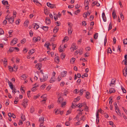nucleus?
Listing matches in <instances>:
<instances>
[{"mask_svg":"<svg viewBox=\"0 0 127 127\" xmlns=\"http://www.w3.org/2000/svg\"><path fill=\"white\" fill-rule=\"evenodd\" d=\"M48 78V75L47 74L43 75V78H40V81L41 82H44L47 80Z\"/></svg>","mask_w":127,"mask_h":127,"instance_id":"1","label":"nucleus"},{"mask_svg":"<svg viewBox=\"0 0 127 127\" xmlns=\"http://www.w3.org/2000/svg\"><path fill=\"white\" fill-rule=\"evenodd\" d=\"M47 5L48 7L51 8H53L56 7L55 4H52L49 2L47 3Z\"/></svg>","mask_w":127,"mask_h":127,"instance_id":"2","label":"nucleus"},{"mask_svg":"<svg viewBox=\"0 0 127 127\" xmlns=\"http://www.w3.org/2000/svg\"><path fill=\"white\" fill-rule=\"evenodd\" d=\"M123 73L124 75L126 77L127 74V66H126L123 70Z\"/></svg>","mask_w":127,"mask_h":127,"instance_id":"3","label":"nucleus"},{"mask_svg":"<svg viewBox=\"0 0 127 127\" xmlns=\"http://www.w3.org/2000/svg\"><path fill=\"white\" fill-rule=\"evenodd\" d=\"M9 86L10 88L12 90V92L15 94L16 93V92L15 91L16 89L14 87L13 85L12 84H12L9 85Z\"/></svg>","mask_w":127,"mask_h":127,"instance_id":"4","label":"nucleus"},{"mask_svg":"<svg viewBox=\"0 0 127 127\" xmlns=\"http://www.w3.org/2000/svg\"><path fill=\"white\" fill-rule=\"evenodd\" d=\"M67 72L66 71H64L61 72V76L62 77H65L66 75Z\"/></svg>","mask_w":127,"mask_h":127,"instance_id":"5","label":"nucleus"},{"mask_svg":"<svg viewBox=\"0 0 127 127\" xmlns=\"http://www.w3.org/2000/svg\"><path fill=\"white\" fill-rule=\"evenodd\" d=\"M16 44V38H14L11 41V45L13 46Z\"/></svg>","mask_w":127,"mask_h":127,"instance_id":"6","label":"nucleus"},{"mask_svg":"<svg viewBox=\"0 0 127 127\" xmlns=\"http://www.w3.org/2000/svg\"><path fill=\"white\" fill-rule=\"evenodd\" d=\"M115 81L116 80L114 79H112L111 80V83L110 84V86H112V85H115L116 84Z\"/></svg>","mask_w":127,"mask_h":127,"instance_id":"7","label":"nucleus"},{"mask_svg":"<svg viewBox=\"0 0 127 127\" xmlns=\"http://www.w3.org/2000/svg\"><path fill=\"white\" fill-rule=\"evenodd\" d=\"M59 28L58 27L56 26L55 27L53 30V32L54 33H56L58 31Z\"/></svg>","mask_w":127,"mask_h":127,"instance_id":"8","label":"nucleus"},{"mask_svg":"<svg viewBox=\"0 0 127 127\" xmlns=\"http://www.w3.org/2000/svg\"><path fill=\"white\" fill-rule=\"evenodd\" d=\"M46 23L47 24H49L51 23L50 20L48 17H46L45 20Z\"/></svg>","mask_w":127,"mask_h":127,"instance_id":"9","label":"nucleus"},{"mask_svg":"<svg viewBox=\"0 0 127 127\" xmlns=\"http://www.w3.org/2000/svg\"><path fill=\"white\" fill-rule=\"evenodd\" d=\"M102 17L103 20L104 22H106V17L105 16L104 12H103L102 14Z\"/></svg>","mask_w":127,"mask_h":127,"instance_id":"10","label":"nucleus"},{"mask_svg":"<svg viewBox=\"0 0 127 127\" xmlns=\"http://www.w3.org/2000/svg\"><path fill=\"white\" fill-rule=\"evenodd\" d=\"M14 18L12 16L9 18L8 21L9 22L11 23H13L14 21Z\"/></svg>","mask_w":127,"mask_h":127,"instance_id":"11","label":"nucleus"},{"mask_svg":"<svg viewBox=\"0 0 127 127\" xmlns=\"http://www.w3.org/2000/svg\"><path fill=\"white\" fill-rule=\"evenodd\" d=\"M15 49H16V47L14 48L12 47H10L9 49V50H8L7 51V52L8 53L9 52H13L14 50Z\"/></svg>","mask_w":127,"mask_h":127,"instance_id":"12","label":"nucleus"},{"mask_svg":"<svg viewBox=\"0 0 127 127\" xmlns=\"http://www.w3.org/2000/svg\"><path fill=\"white\" fill-rule=\"evenodd\" d=\"M96 123L97 124H98L99 123V114L97 112L96 113Z\"/></svg>","mask_w":127,"mask_h":127,"instance_id":"13","label":"nucleus"},{"mask_svg":"<svg viewBox=\"0 0 127 127\" xmlns=\"http://www.w3.org/2000/svg\"><path fill=\"white\" fill-rule=\"evenodd\" d=\"M29 21L28 20H26L24 22V26L25 27H27L28 25Z\"/></svg>","mask_w":127,"mask_h":127,"instance_id":"14","label":"nucleus"},{"mask_svg":"<svg viewBox=\"0 0 127 127\" xmlns=\"http://www.w3.org/2000/svg\"><path fill=\"white\" fill-rule=\"evenodd\" d=\"M63 98L61 97H60L58 99V103H60L63 100Z\"/></svg>","mask_w":127,"mask_h":127,"instance_id":"15","label":"nucleus"},{"mask_svg":"<svg viewBox=\"0 0 127 127\" xmlns=\"http://www.w3.org/2000/svg\"><path fill=\"white\" fill-rule=\"evenodd\" d=\"M54 60L55 62L57 63H59V59L58 56H57L55 57V58Z\"/></svg>","mask_w":127,"mask_h":127,"instance_id":"16","label":"nucleus"},{"mask_svg":"<svg viewBox=\"0 0 127 127\" xmlns=\"http://www.w3.org/2000/svg\"><path fill=\"white\" fill-rule=\"evenodd\" d=\"M44 117H42L41 118H39V121L40 122V123H43L44 121Z\"/></svg>","mask_w":127,"mask_h":127,"instance_id":"17","label":"nucleus"},{"mask_svg":"<svg viewBox=\"0 0 127 127\" xmlns=\"http://www.w3.org/2000/svg\"><path fill=\"white\" fill-rule=\"evenodd\" d=\"M50 44V43L48 42H46L44 44V46L47 47L48 50H49L48 48L50 49V47H49V45Z\"/></svg>","mask_w":127,"mask_h":127,"instance_id":"18","label":"nucleus"},{"mask_svg":"<svg viewBox=\"0 0 127 127\" xmlns=\"http://www.w3.org/2000/svg\"><path fill=\"white\" fill-rule=\"evenodd\" d=\"M116 112L117 114L120 116H122V115L120 112V111L119 110V108H118L117 110H116Z\"/></svg>","mask_w":127,"mask_h":127,"instance_id":"19","label":"nucleus"},{"mask_svg":"<svg viewBox=\"0 0 127 127\" xmlns=\"http://www.w3.org/2000/svg\"><path fill=\"white\" fill-rule=\"evenodd\" d=\"M115 92V90L114 89L111 88L109 90V94H111L112 93Z\"/></svg>","mask_w":127,"mask_h":127,"instance_id":"20","label":"nucleus"},{"mask_svg":"<svg viewBox=\"0 0 127 127\" xmlns=\"http://www.w3.org/2000/svg\"><path fill=\"white\" fill-rule=\"evenodd\" d=\"M33 25L34 26V28L35 27L36 28V30H37L39 27V26L36 23H33Z\"/></svg>","mask_w":127,"mask_h":127,"instance_id":"21","label":"nucleus"},{"mask_svg":"<svg viewBox=\"0 0 127 127\" xmlns=\"http://www.w3.org/2000/svg\"><path fill=\"white\" fill-rule=\"evenodd\" d=\"M35 52V50L33 49H32L31 50H30L29 52V53L31 54H32L34 53Z\"/></svg>","mask_w":127,"mask_h":127,"instance_id":"22","label":"nucleus"},{"mask_svg":"<svg viewBox=\"0 0 127 127\" xmlns=\"http://www.w3.org/2000/svg\"><path fill=\"white\" fill-rule=\"evenodd\" d=\"M54 111H55V113L56 114H59L61 111L60 109L56 110V109H55L54 110Z\"/></svg>","mask_w":127,"mask_h":127,"instance_id":"23","label":"nucleus"},{"mask_svg":"<svg viewBox=\"0 0 127 127\" xmlns=\"http://www.w3.org/2000/svg\"><path fill=\"white\" fill-rule=\"evenodd\" d=\"M44 31H48V27L47 26H43L42 28Z\"/></svg>","mask_w":127,"mask_h":127,"instance_id":"24","label":"nucleus"},{"mask_svg":"<svg viewBox=\"0 0 127 127\" xmlns=\"http://www.w3.org/2000/svg\"><path fill=\"white\" fill-rule=\"evenodd\" d=\"M76 47V45L75 44L73 43L72 44L71 47L70 48V49H72L73 51L74 50V47Z\"/></svg>","mask_w":127,"mask_h":127,"instance_id":"25","label":"nucleus"},{"mask_svg":"<svg viewBox=\"0 0 127 127\" xmlns=\"http://www.w3.org/2000/svg\"><path fill=\"white\" fill-rule=\"evenodd\" d=\"M54 77H53L52 76V77L50 79L49 82L50 83H52L54 82L55 81V80L54 79Z\"/></svg>","mask_w":127,"mask_h":127,"instance_id":"26","label":"nucleus"},{"mask_svg":"<svg viewBox=\"0 0 127 127\" xmlns=\"http://www.w3.org/2000/svg\"><path fill=\"white\" fill-rule=\"evenodd\" d=\"M34 111V109L33 107L32 106L30 108V112L31 113H32Z\"/></svg>","mask_w":127,"mask_h":127,"instance_id":"27","label":"nucleus"},{"mask_svg":"<svg viewBox=\"0 0 127 127\" xmlns=\"http://www.w3.org/2000/svg\"><path fill=\"white\" fill-rule=\"evenodd\" d=\"M36 65L38 66V67L39 68V69H40L42 67V64L41 63H39L37 64Z\"/></svg>","mask_w":127,"mask_h":127,"instance_id":"28","label":"nucleus"},{"mask_svg":"<svg viewBox=\"0 0 127 127\" xmlns=\"http://www.w3.org/2000/svg\"><path fill=\"white\" fill-rule=\"evenodd\" d=\"M75 60V58H72L71 59L70 61V62L71 63L73 64L74 63V62Z\"/></svg>","mask_w":127,"mask_h":127,"instance_id":"29","label":"nucleus"},{"mask_svg":"<svg viewBox=\"0 0 127 127\" xmlns=\"http://www.w3.org/2000/svg\"><path fill=\"white\" fill-rule=\"evenodd\" d=\"M112 15L113 16V18L114 19L115 17H117L115 12H114V11L112 12Z\"/></svg>","mask_w":127,"mask_h":127,"instance_id":"30","label":"nucleus"},{"mask_svg":"<svg viewBox=\"0 0 127 127\" xmlns=\"http://www.w3.org/2000/svg\"><path fill=\"white\" fill-rule=\"evenodd\" d=\"M83 49L82 48H80L79 51V53L80 55H81L83 53Z\"/></svg>","mask_w":127,"mask_h":127,"instance_id":"31","label":"nucleus"},{"mask_svg":"<svg viewBox=\"0 0 127 127\" xmlns=\"http://www.w3.org/2000/svg\"><path fill=\"white\" fill-rule=\"evenodd\" d=\"M9 70L10 71H15V70H14L13 68L11 66H8Z\"/></svg>","mask_w":127,"mask_h":127,"instance_id":"32","label":"nucleus"},{"mask_svg":"<svg viewBox=\"0 0 127 127\" xmlns=\"http://www.w3.org/2000/svg\"><path fill=\"white\" fill-rule=\"evenodd\" d=\"M112 28V25L111 23V22L110 24H109L108 27V31H109V30H111Z\"/></svg>","mask_w":127,"mask_h":127,"instance_id":"33","label":"nucleus"},{"mask_svg":"<svg viewBox=\"0 0 127 127\" xmlns=\"http://www.w3.org/2000/svg\"><path fill=\"white\" fill-rule=\"evenodd\" d=\"M72 29L71 27H70L68 29V33L69 34H71L72 32V31L71 30V29Z\"/></svg>","mask_w":127,"mask_h":127,"instance_id":"34","label":"nucleus"},{"mask_svg":"<svg viewBox=\"0 0 127 127\" xmlns=\"http://www.w3.org/2000/svg\"><path fill=\"white\" fill-rule=\"evenodd\" d=\"M2 4L4 5L8 4V2L7 1H4L3 0L2 1Z\"/></svg>","mask_w":127,"mask_h":127,"instance_id":"35","label":"nucleus"},{"mask_svg":"<svg viewBox=\"0 0 127 127\" xmlns=\"http://www.w3.org/2000/svg\"><path fill=\"white\" fill-rule=\"evenodd\" d=\"M90 93L89 92H87L86 93V97L87 99H89V97H88Z\"/></svg>","mask_w":127,"mask_h":127,"instance_id":"36","label":"nucleus"},{"mask_svg":"<svg viewBox=\"0 0 127 127\" xmlns=\"http://www.w3.org/2000/svg\"><path fill=\"white\" fill-rule=\"evenodd\" d=\"M98 33H96L94 35V38L95 39H97L98 36Z\"/></svg>","mask_w":127,"mask_h":127,"instance_id":"37","label":"nucleus"},{"mask_svg":"<svg viewBox=\"0 0 127 127\" xmlns=\"http://www.w3.org/2000/svg\"><path fill=\"white\" fill-rule=\"evenodd\" d=\"M13 31L12 30H10L8 32V33L9 34V37H11V33L13 32Z\"/></svg>","mask_w":127,"mask_h":127,"instance_id":"38","label":"nucleus"},{"mask_svg":"<svg viewBox=\"0 0 127 127\" xmlns=\"http://www.w3.org/2000/svg\"><path fill=\"white\" fill-rule=\"evenodd\" d=\"M76 106H77L78 107L80 108H81V107H82V105L80 103H79L78 104L76 105H75V107H76Z\"/></svg>","mask_w":127,"mask_h":127,"instance_id":"39","label":"nucleus"},{"mask_svg":"<svg viewBox=\"0 0 127 127\" xmlns=\"http://www.w3.org/2000/svg\"><path fill=\"white\" fill-rule=\"evenodd\" d=\"M4 32L2 29L0 28V35L3 34H4Z\"/></svg>","mask_w":127,"mask_h":127,"instance_id":"40","label":"nucleus"},{"mask_svg":"<svg viewBox=\"0 0 127 127\" xmlns=\"http://www.w3.org/2000/svg\"><path fill=\"white\" fill-rule=\"evenodd\" d=\"M121 89L123 92L124 93H126V91L125 89L122 86H121Z\"/></svg>","mask_w":127,"mask_h":127,"instance_id":"41","label":"nucleus"},{"mask_svg":"<svg viewBox=\"0 0 127 127\" xmlns=\"http://www.w3.org/2000/svg\"><path fill=\"white\" fill-rule=\"evenodd\" d=\"M112 52V51L111 48H109L108 49V53L111 54Z\"/></svg>","mask_w":127,"mask_h":127,"instance_id":"42","label":"nucleus"},{"mask_svg":"<svg viewBox=\"0 0 127 127\" xmlns=\"http://www.w3.org/2000/svg\"><path fill=\"white\" fill-rule=\"evenodd\" d=\"M68 37L67 36H65L64 38V39L63 40V41H65V40L68 41Z\"/></svg>","mask_w":127,"mask_h":127,"instance_id":"43","label":"nucleus"},{"mask_svg":"<svg viewBox=\"0 0 127 127\" xmlns=\"http://www.w3.org/2000/svg\"><path fill=\"white\" fill-rule=\"evenodd\" d=\"M26 42V39L25 38H24L21 40V43L22 44H23L24 43Z\"/></svg>","mask_w":127,"mask_h":127,"instance_id":"44","label":"nucleus"},{"mask_svg":"<svg viewBox=\"0 0 127 127\" xmlns=\"http://www.w3.org/2000/svg\"><path fill=\"white\" fill-rule=\"evenodd\" d=\"M80 11V10L79 9H78L77 11H75L74 13L76 15H77L79 13Z\"/></svg>","mask_w":127,"mask_h":127,"instance_id":"45","label":"nucleus"},{"mask_svg":"<svg viewBox=\"0 0 127 127\" xmlns=\"http://www.w3.org/2000/svg\"><path fill=\"white\" fill-rule=\"evenodd\" d=\"M114 104L115 107V110H117L118 108H119V107H118L117 103H116V102Z\"/></svg>","mask_w":127,"mask_h":127,"instance_id":"46","label":"nucleus"},{"mask_svg":"<svg viewBox=\"0 0 127 127\" xmlns=\"http://www.w3.org/2000/svg\"><path fill=\"white\" fill-rule=\"evenodd\" d=\"M21 118L23 121H25L26 120V119L25 118V116L24 115H22L21 116Z\"/></svg>","mask_w":127,"mask_h":127,"instance_id":"47","label":"nucleus"},{"mask_svg":"<svg viewBox=\"0 0 127 127\" xmlns=\"http://www.w3.org/2000/svg\"><path fill=\"white\" fill-rule=\"evenodd\" d=\"M80 98V97L79 96H78L77 97L75 98L74 99V100L76 101H79Z\"/></svg>","mask_w":127,"mask_h":127,"instance_id":"48","label":"nucleus"},{"mask_svg":"<svg viewBox=\"0 0 127 127\" xmlns=\"http://www.w3.org/2000/svg\"><path fill=\"white\" fill-rule=\"evenodd\" d=\"M29 33L31 37L32 36L33 34V32L32 30H30V31Z\"/></svg>","mask_w":127,"mask_h":127,"instance_id":"49","label":"nucleus"},{"mask_svg":"<svg viewBox=\"0 0 127 127\" xmlns=\"http://www.w3.org/2000/svg\"><path fill=\"white\" fill-rule=\"evenodd\" d=\"M21 77L24 80L26 79L27 78L25 74L22 75Z\"/></svg>","mask_w":127,"mask_h":127,"instance_id":"50","label":"nucleus"},{"mask_svg":"<svg viewBox=\"0 0 127 127\" xmlns=\"http://www.w3.org/2000/svg\"><path fill=\"white\" fill-rule=\"evenodd\" d=\"M88 76V74L87 73H85L82 76V78H84V77H87Z\"/></svg>","mask_w":127,"mask_h":127,"instance_id":"51","label":"nucleus"},{"mask_svg":"<svg viewBox=\"0 0 127 127\" xmlns=\"http://www.w3.org/2000/svg\"><path fill=\"white\" fill-rule=\"evenodd\" d=\"M85 118L84 117V115H83L82 116L81 119L80 120H82L83 121H85Z\"/></svg>","mask_w":127,"mask_h":127,"instance_id":"52","label":"nucleus"},{"mask_svg":"<svg viewBox=\"0 0 127 127\" xmlns=\"http://www.w3.org/2000/svg\"><path fill=\"white\" fill-rule=\"evenodd\" d=\"M23 107H25V108L27 106L28 104L27 103H25V102H23L22 104Z\"/></svg>","mask_w":127,"mask_h":127,"instance_id":"53","label":"nucleus"},{"mask_svg":"<svg viewBox=\"0 0 127 127\" xmlns=\"http://www.w3.org/2000/svg\"><path fill=\"white\" fill-rule=\"evenodd\" d=\"M106 36H105V39L104 40V45L105 46L107 41V39L106 38Z\"/></svg>","mask_w":127,"mask_h":127,"instance_id":"54","label":"nucleus"},{"mask_svg":"<svg viewBox=\"0 0 127 127\" xmlns=\"http://www.w3.org/2000/svg\"><path fill=\"white\" fill-rule=\"evenodd\" d=\"M30 91H28L27 95L28 97H30L31 96L30 95Z\"/></svg>","mask_w":127,"mask_h":127,"instance_id":"55","label":"nucleus"},{"mask_svg":"<svg viewBox=\"0 0 127 127\" xmlns=\"http://www.w3.org/2000/svg\"><path fill=\"white\" fill-rule=\"evenodd\" d=\"M33 40H34V42H36L37 41H38L37 38L35 37H33Z\"/></svg>","mask_w":127,"mask_h":127,"instance_id":"56","label":"nucleus"},{"mask_svg":"<svg viewBox=\"0 0 127 127\" xmlns=\"http://www.w3.org/2000/svg\"><path fill=\"white\" fill-rule=\"evenodd\" d=\"M121 18L122 20L124 19V16L123 14L121 13H120Z\"/></svg>","mask_w":127,"mask_h":127,"instance_id":"57","label":"nucleus"},{"mask_svg":"<svg viewBox=\"0 0 127 127\" xmlns=\"http://www.w3.org/2000/svg\"><path fill=\"white\" fill-rule=\"evenodd\" d=\"M85 49L86 51H89L91 50V49L90 47H87L85 48Z\"/></svg>","mask_w":127,"mask_h":127,"instance_id":"58","label":"nucleus"},{"mask_svg":"<svg viewBox=\"0 0 127 127\" xmlns=\"http://www.w3.org/2000/svg\"><path fill=\"white\" fill-rule=\"evenodd\" d=\"M33 1L36 4L37 3H38L39 4H40V3L38 2L37 0H33Z\"/></svg>","mask_w":127,"mask_h":127,"instance_id":"59","label":"nucleus"},{"mask_svg":"<svg viewBox=\"0 0 127 127\" xmlns=\"http://www.w3.org/2000/svg\"><path fill=\"white\" fill-rule=\"evenodd\" d=\"M65 125L67 126H68L70 125V124L69 122H66L65 123Z\"/></svg>","mask_w":127,"mask_h":127,"instance_id":"60","label":"nucleus"},{"mask_svg":"<svg viewBox=\"0 0 127 127\" xmlns=\"http://www.w3.org/2000/svg\"><path fill=\"white\" fill-rule=\"evenodd\" d=\"M123 43L124 44H127V39H124L123 40Z\"/></svg>","mask_w":127,"mask_h":127,"instance_id":"61","label":"nucleus"},{"mask_svg":"<svg viewBox=\"0 0 127 127\" xmlns=\"http://www.w3.org/2000/svg\"><path fill=\"white\" fill-rule=\"evenodd\" d=\"M66 102L65 101H64V102L62 103L61 105V106L63 107V106L66 105Z\"/></svg>","mask_w":127,"mask_h":127,"instance_id":"62","label":"nucleus"},{"mask_svg":"<svg viewBox=\"0 0 127 127\" xmlns=\"http://www.w3.org/2000/svg\"><path fill=\"white\" fill-rule=\"evenodd\" d=\"M67 90H65L64 91V95L66 96H67Z\"/></svg>","mask_w":127,"mask_h":127,"instance_id":"63","label":"nucleus"},{"mask_svg":"<svg viewBox=\"0 0 127 127\" xmlns=\"http://www.w3.org/2000/svg\"><path fill=\"white\" fill-rule=\"evenodd\" d=\"M123 62L124 63V64L126 65H127V60H124L123 61Z\"/></svg>","mask_w":127,"mask_h":127,"instance_id":"64","label":"nucleus"}]
</instances>
